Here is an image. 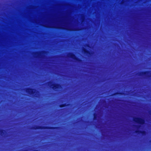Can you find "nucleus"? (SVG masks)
<instances>
[{"label":"nucleus","instance_id":"1","mask_svg":"<svg viewBox=\"0 0 151 151\" xmlns=\"http://www.w3.org/2000/svg\"><path fill=\"white\" fill-rule=\"evenodd\" d=\"M49 24L45 26L47 27L57 29H64L70 30H74L68 28L69 21L66 18L51 19L50 21Z\"/></svg>","mask_w":151,"mask_h":151},{"label":"nucleus","instance_id":"2","mask_svg":"<svg viewBox=\"0 0 151 151\" xmlns=\"http://www.w3.org/2000/svg\"><path fill=\"white\" fill-rule=\"evenodd\" d=\"M133 121L139 124L138 126V128H139L141 127V125L144 124L145 123V120L144 119L139 117L134 118Z\"/></svg>","mask_w":151,"mask_h":151},{"label":"nucleus","instance_id":"3","mask_svg":"<svg viewBox=\"0 0 151 151\" xmlns=\"http://www.w3.org/2000/svg\"><path fill=\"white\" fill-rule=\"evenodd\" d=\"M51 83L49 82L48 83V86H50V88H52L53 90L55 91H58L61 88V86L59 85L51 84Z\"/></svg>","mask_w":151,"mask_h":151},{"label":"nucleus","instance_id":"4","mask_svg":"<svg viewBox=\"0 0 151 151\" xmlns=\"http://www.w3.org/2000/svg\"><path fill=\"white\" fill-rule=\"evenodd\" d=\"M151 73L150 71H146L140 72L139 75V76H144L145 78H150L151 76L148 75Z\"/></svg>","mask_w":151,"mask_h":151},{"label":"nucleus","instance_id":"5","mask_svg":"<svg viewBox=\"0 0 151 151\" xmlns=\"http://www.w3.org/2000/svg\"><path fill=\"white\" fill-rule=\"evenodd\" d=\"M135 132L137 134H141L142 135H145L147 134L146 131L145 130H137L135 131Z\"/></svg>","mask_w":151,"mask_h":151},{"label":"nucleus","instance_id":"6","mask_svg":"<svg viewBox=\"0 0 151 151\" xmlns=\"http://www.w3.org/2000/svg\"><path fill=\"white\" fill-rule=\"evenodd\" d=\"M26 92L30 94H34L35 92V90L32 89H27L26 91Z\"/></svg>","mask_w":151,"mask_h":151},{"label":"nucleus","instance_id":"7","mask_svg":"<svg viewBox=\"0 0 151 151\" xmlns=\"http://www.w3.org/2000/svg\"><path fill=\"white\" fill-rule=\"evenodd\" d=\"M42 53V52H36L35 53L34 55V56L35 57H36L37 58H41L40 56Z\"/></svg>","mask_w":151,"mask_h":151},{"label":"nucleus","instance_id":"8","mask_svg":"<svg viewBox=\"0 0 151 151\" xmlns=\"http://www.w3.org/2000/svg\"><path fill=\"white\" fill-rule=\"evenodd\" d=\"M68 57L71 58L75 60H77V58H76V56L73 54L69 53L68 54Z\"/></svg>","mask_w":151,"mask_h":151},{"label":"nucleus","instance_id":"9","mask_svg":"<svg viewBox=\"0 0 151 151\" xmlns=\"http://www.w3.org/2000/svg\"><path fill=\"white\" fill-rule=\"evenodd\" d=\"M3 132L2 131V130L0 131V134L1 136H3Z\"/></svg>","mask_w":151,"mask_h":151},{"label":"nucleus","instance_id":"10","mask_svg":"<svg viewBox=\"0 0 151 151\" xmlns=\"http://www.w3.org/2000/svg\"><path fill=\"white\" fill-rule=\"evenodd\" d=\"M124 4V0H123V4ZM124 10V7H123V11ZM124 12H123V13ZM124 17V15H123V18ZM124 29V28L123 27V29ZM125 38V37L124 36V33H123V38Z\"/></svg>","mask_w":151,"mask_h":151},{"label":"nucleus","instance_id":"11","mask_svg":"<svg viewBox=\"0 0 151 151\" xmlns=\"http://www.w3.org/2000/svg\"><path fill=\"white\" fill-rule=\"evenodd\" d=\"M96 115H95V114L94 115V119L95 120V119H96Z\"/></svg>","mask_w":151,"mask_h":151},{"label":"nucleus","instance_id":"12","mask_svg":"<svg viewBox=\"0 0 151 151\" xmlns=\"http://www.w3.org/2000/svg\"><path fill=\"white\" fill-rule=\"evenodd\" d=\"M83 50L85 52H87V51L85 49H84Z\"/></svg>","mask_w":151,"mask_h":151},{"label":"nucleus","instance_id":"13","mask_svg":"<svg viewBox=\"0 0 151 151\" xmlns=\"http://www.w3.org/2000/svg\"><path fill=\"white\" fill-rule=\"evenodd\" d=\"M61 106H61H60V107H63V106Z\"/></svg>","mask_w":151,"mask_h":151},{"label":"nucleus","instance_id":"14","mask_svg":"<svg viewBox=\"0 0 151 151\" xmlns=\"http://www.w3.org/2000/svg\"><path fill=\"white\" fill-rule=\"evenodd\" d=\"M124 91L123 90V95H124Z\"/></svg>","mask_w":151,"mask_h":151},{"label":"nucleus","instance_id":"15","mask_svg":"<svg viewBox=\"0 0 151 151\" xmlns=\"http://www.w3.org/2000/svg\"><path fill=\"white\" fill-rule=\"evenodd\" d=\"M124 76L123 75V77ZM123 82H124V80L123 79Z\"/></svg>","mask_w":151,"mask_h":151},{"label":"nucleus","instance_id":"16","mask_svg":"<svg viewBox=\"0 0 151 151\" xmlns=\"http://www.w3.org/2000/svg\"><path fill=\"white\" fill-rule=\"evenodd\" d=\"M150 114L151 115V112L150 113Z\"/></svg>","mask_w":151,"mask_h":151},{"label":"nucleus","instance_id":"17","mask_svg":"<svg viewBox=\"0 0 151 151\" xmlns=\"http://www.w3.org/2000/svg\"><path fill=\"white\" fill-rule=\"evenodd\" d=\"M123 45H124V43L123 42Z\"/></svg>","mask_w":151,"mask_h":151},{"label":"nucleus","instance_id":"18","mask_svg":"<svg viewBox=\"0 0 151 151\" xmlns=\"http://www.w3.org/2000/svg\"><path fill=\"white\" fill-rule=\"evenodd\" d=\"M123 51H124V49H123Z\"/></svg>","mask_w":151,"mask_h":151},{"label":"nucleus","instance_id":"19","mask_svg":"<svg viewBox=\"0 0 151 151\" xmlns=\"http://www.w3.org/2000/svg\"><path fill=\"white\" fill-rule=\"evenodd\" d=\"M123 102L124 101V100H123Z\"/></svg>","mask_w":151,"mask_h":151},{"label":"nucleus","instance_id":"20","mask_svg":"<svg viewBox=\"0 0 151 151\" xmlns=\"http://www.w3.org/2000/svg\"><path fill=\"white\" fill-rule=\"evenodd\" d=\"M123 54H124V53H123Z\"/></svg>","mask_w":151,"mask_h":151},{"label":"nucleus","instance_id":"21","mask_svg":"<svg viewBox=\"0 0 151 151\" xmlns=\"http://www.w3.org/2000/svg\"><path fill=\"white\" fill-rule=\"evenodd\" d=\"M123 65H124V63L123 64Z\"/></svg>","mask_w":151,"mask_h":151},{"label":"nucleus","instance_id":"22","mask_svg":"<svg viewBox=\"0 0 151 151\" xmlns=\"http://www.w3.org/2000/svg\"><path fill=\"white\" fill-rule=\"evenodd\" d=\"M123 72H124V70L123 71Z\"/></svg>","mask_w":151,"mask_h":151},{"label":"nucleus","instance_id":"23","mask_svg":"<svg viewBox=\"0 0 151 151\" xmlns=\"http://www.w3.org/2000/svg\"><path fill=\"white\" fill-rule=\"evenodd\" d=\"M123 85H124V83L123 84Z\"/></svg>","mask_w":151,"mask_h":151},{"label":"nucleus","instance_id":"24","mask_svg":"<svg viewBox=\"0 0 151 151\" xmlns=\"http://www.w3.org/2000/svg\"><path fill=\"white\" fill-rule=\"evenodd\" d=\"M123 109V110L124 109V108Z\"/></svg>","mask_w":151,"mask_h":151},{"label":"nucleus","instance_id":"25","mask_svg":"<svg viewBox=\"0 0 151 151\" xmlns=\"http://www.w3.org/2000/svg\"><path fill=\"white\" fill-rule=\"evenodd\" d=\"M123 147H124V146H123Z\"/></svg>","mask_w":151,"mask_h":151}]
</instances>
